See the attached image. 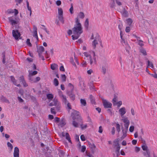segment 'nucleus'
I'll list each match as a JSON object with an SVG mask.
<instances>
[{"label": "nucleus", "mask_w": 157, "mask_h": 157, "mask_svg": "<svg viewBox=\"0 0 157 157\" xmlns=\"http://www.w3.org/2000/svg\"><path fill=\"white\" fill-rule=\"evenodd\" d=\"M23 85V86L24 87H26L28 86V85L26 82L25 80L23 82H22Z\"/></svg>", "instance_id": "0e129e2a"}, {"label": "nucleus", "mask_w": 157, "mask_h": 157, "mask_svg": "<svg viewBox=\"0 0 157 157\" xmlns=\"http://www.w3.org/2000/svg\"><path fill=\"white\" fill-rule=\"evenodd\" d=\"M80 101L82 106H86V102L85 99H81Z\"/></svg>", "instance_id": "412c9836"}, {"label": "nucleus", "mask_w": 157, "mask_h": 157, "mask_svg": "<svg viewBox=\"0 0 157 157\" xmlns=\"http://www.w3.org/2000/svg\"><path fill=\"white\" fill-rule=\"evenodd\" d=\"M84 26L86 30H88L89 28V20L86 18L84 24Z\"/></svg>", "instance_id": "aec40b11"}, {"label": "nucleus", "mask_w": 157, "mask_h": 157, "mask_svg": "<svg viewBox=\"0 0 157 157\" xmlns=\"http://www.w3.org/2000/svg\"><path fill=\"white\" fill-rule=\"evenodd\" d=\"M40 79V77H37L34 78V80H33V82H37L39 81Z\"/></svg>", "instance_id": "37998d69"}, {"label": "nucleus", "mask_w": 157, "mask_h": 157, "mask_svg": "<svg viewBox=\"0 0 157 157\" xmlns=\"http://www.w3.org/2000/svg\"><path fill=\"white\" fill-rule=\"evenodd\" d=\"M58 66L56 63H53L51 64V68L52 70H55L56 68H58Z\"/></svg>", "instance_id": "4be33fe9"}, {"label": "nucleus", "mask_w": 157, "mask_h": 157, "mask_svg": "<svg viewBox=\"0 0 157 157\" xmlns=\"http://www.w3.org/2000/svg\"><path fill=\"white\" fill-rule=\"evenodd\" d=\"M126 21H127V23L129 25H131L132 24V20L130 18L126 20Z\"/></svg>", "instance_id": "f704fd0d"}, {"label": "nucleus", "mask_w": 157, "mask_h": 157, "mask_svg": "<svg viewBox=\"0 0 157 157\" xmlns=\"http://www.w3.org/2000/svg\"><path fill=\"white\" fill-rule=\"evenodd\" d=\"M116 128L117 132L119 133L121 131V126L118 123H116Z\"/></svg>", "instance_id": "bb28decb"}, {"label": "nucleus", "mask_w": 157, "mask_h": 157, "mask_svg": "<svg viewBox=\"0 0 157 157\" xmlns=\"http://www.w3.org/2000/svg\"><path fill=\"white\" fill-rule=\"evenodd\" d=\"M29 80L32 82H33V80H34V78H33L32 76L30 77L29 76Z\"/></svg>", "instance_id": "680f3d73"}, {"label": "nucleus", "mask_w": 157, "mask_h": 157, "mask_svg": "<svg viewBox=\"0 0 157 157\" xmlns=\"http://www.w3.org/2000/svg\"><path fill=\"white\" fill-rule=\"evenodd\" d=\"M86 150V147L85 146H82V147L81 151L84 152Z\"/></svg>", "instance_id": "13d9d810"}, {"label": "nucleus", "mask_w": 157, "mask_h": 157, "mask_svg": "<svg viewBox=\"0 0 157 157\" xmlns=\"http://www.w3.org/2000/svg\"><path fill=\"white\" fill-rule=\"evenodd\" d=\"M12 33L13 36L16 40H18L19 39H21L20 37L21 35L18 30H13Z\"/></svg>", "instance_id": "39448f33"}, {"label": "nucleus", "mask_w": 157, "mask_h": 157, "mask_svg": "<svg viewBox=\"0 0 157 157\" xmlns=\"http://www.w3.org/2000/svg\"><path fill=\"white\" fill-rule=\"evenodd\" d=\"M147 67H150L153 68H154L152 62H150L149 60L147 61Z\"/></svg>", "instance_id": "c85d7f7f"}, {"label": "nucleus", "mask_w": 157, "mask_h": 157, "mask_svg": "<svg viewBox=\"0 0 157 157\" xmlns=\"http://www.w3.org/2000/svg\"><path fill=\"white\" fill-rule=\"evenodd\" d=\"M14 11L15 12L14 15L16 16L18 13V10L16 9H14L13 10L11 9H8L7 10V12L8 14L13 13H14Z\"/></svg>", "instance_id": "9d476101"}, {"label": "nucleus", "mask_w": 157, "mask_h": 157, "mask_svg": "<svg viewBox=\"0 0 157 157\" xmlns=\"http://www.w3.org/2000/svg\"><path fill=\"white\" fill-rule=\"evenodd\" d=\"M79 113L78 112L76 111L74 113V115L73 117V119L74 120H77L78 121L81 123L80 126L82 129L86 128L87 127V124L83 125L82 124L83 121L82 119L79 115Z\"/></svg>", "instance_id": "f03ea898"}, {"label": "nucleus", "mask_w": 157, "mask_h": 157, "mask_svg": "<svg viewBox=\"0 0 157 157\" xmlns=\"http://www.w3.org/2000/svg\"><path fill=\"white\" fill-rule=\"evenodd\" d=\"M134 127L133 126H131L129 128V131L131 132H133L134 130Z\"/></svg>", "instance_id": "6e6d98bb"}, {"label": "nucleus", "mask_w": 157, "mask_h": 157, "mask_svg": "<svg viewBox=\"0 0 157 157\" xmlns=\"http://www.w3.org/2000/svg\"><path fill=\"white\" fill-rule=\"evenodd\" d=\"M100 37L99 36L96 34V36L95 37V39L92 42V45L93 46L94 48L95 49L97 44H98V41H99Z\"/></svg>", "instance_id": "6e6552de"}, {"label": "nucleus", "mask_w": 157, "mask_h": 157, "mask_svg": "<svg viewBox=\"0 0 157 157\" xmlns=\"http://www.w3.org/2000/svg\"><path fill=\"white\" fill-rule=\"evenodd\" d=\"M90 98L91 102L92 104H94L95 103V100L93 96L92 95H90Z\"/></svg>", "instance_id": "4c0bfd02"}, {"label": "nucleus", "mask_w": 157, "mask_h": 157, "mask_svg": "<svg viewBox=\"0 0 157 157\" xmlns=\"http://www.w3.org/2000/svg\"><path fill=\"white\" fill-rule=\"evenodd\" d=\"M84 17L85 15L83 13L81 12L78 13V16L77 17H78H78L81 19H83L84 18Z\"/></svg>", "instance_id": "393cba45"}, {"label": "nucleus", "mask_w": 157, "mask_h": 157, "mask_svg": "<svg viewBox=\"0 0 157 157\" xmlns=\"http://www.w3.org/2000/svg\"><path fill=\"white\" fill-rule=\"evenodd\" d=\"M37 49L39 56H40V54H41L44 51V48L43 46H41L37 48Z\"/></svg>", "instance_id": "4468645a"}, {"label": "nucleus", "mask_w": 157, "mask_h": 157, "mask_svg": "<svg viewBox=\"0 0 157 157\" xmlns=\"http://www.w3.org/2000/svg\"><path fill=\"white\" fill-rule=\"evenodd\" d=\"M121 43H124L125 44V45H128V44L127 43V42H126L125 41V40L124 39V38H122L121 39Z\"/></svg>", "instance_id": "603ef678"}, {"label": "nucleus", "mask_w": 157, "mask_h": 157, "mask_svg": "<svg viewBox=\"0 0 157 157\" xmlns=\"http://www.w3.org/2000/svg\"><path fill=\"white\" fill-rule=\"evenodd\" d=\"M122 104V102L121 101H119L118 102H117V105L118 107H119Z\"/></svg>", "instance_id": "8fccbe9b"}, {"label": "nucleus", "mask_w": 157, "mask_h": 157, "mask_svg": "<svg viewBox=\"0 0 157 157\" xmlns=\"http://www.w3.org/2000/svg\"><path fill=\"white\" fill-rule=\"evenodd\" d=\"M121 13L122 16L124 17H127L128 15V11L124 8H123V10L121 11Z\"/></svg>", "instance_id": "ddd939ff"}, {"label": "nucleus", "mask_w": 157, "mask_h": 157, "mask_svg": "<svg viewBox=\"0 0 157 157\" xmlns=\"http://www.w3.org/2000/svg\"><path fill=\"white\" fill-rule=\"evenodd\" d=\"M74 35H72L73 40L77 39L82 33V27L80 21L78 17L75 19V24L74 27L72 29Z\"/></svg>", "instance_id": "f257e3e1"}, {"label": "nucleus", "mask_w": 157, "mask_h": 157, "mask_svg": "<svg viewBox=\"0 0 157 157\" xmlns=\"http://www.w3.org/2000/svg\"><path fill=\"white\" fill-rule=\"evenodd\" d=\"M58 15H63V11L62 8H58Z\"/></svg>", "instance_id": "e433bc0d"}, {"label": "nucleus", "mask_w": 157, "mask_h": 157, "mask_svg": "<svg viewBox=\"0 0 157 157\" xmlns=\"http://www.w3.org/2000/svg\"><path fill=\"white\" fill-rule=\"evenodd\" d=\"M70 97L71 100L74 101L75 99V95L71 93L69 95Z\"/></svg>", "instance_id": "72a5a7b5"}, {"label": "nucleus", "mask_w": 157, "mask_h": 157, "mask_svg": "<svg viewBox=\"0 0 157 157\" xmlns=\"http://www.w3.org/2000/svg\"><path fill=\"white\" fill-rule=\"evenodd\" d=\"M62 80L63 81L65 82L66 80V77L65 75H61Z\"/></svg>", "instance_id": "a19ab883"}, {"label": "nucleus", "mask_w": 157, "mask_h": 157, "mask_svg": "<svg viewBox=\"0 0 157 157\" xmlns=\"http://www.w3.org/2000/svg\"><path fill=\"white\" fill-rule=\"evenodd\" d=\"M150 75L154 78H157V74L156 73H155V74H151Z\"/></svg>", "instance_id": "774afa93"}, {"label": "nucleus", "mask_w": 157, "mask_h": 157, "mask_svg": "<svg viewBox=\"0 0 157 157\" xmlns=\"http://www.w3.org/2000/svg\"><path fill=\"white\" fill-rule=\"evenodd\" d=\"M92 53L93 58H92L91 56H90V58H89L90 59V64L91 65H92L93 63L96 64V59L95 57L96 55L94 51H92Z\"/></svg>", "instance_id": "0eeeda50"}, {"label": "nucleus", "mask_w": 157, "mask_h": 157, "mask_svg": "<svg viewBox=\"0 0 157 157\" xmlns=\"http://www.w3.org/2000/svg\"><path fill=\"white\" fill-rule=\"evenodd\" d=\"M80 138L81 140L82 141H84L86 140L85 137L83 135L81 136Z\"/></svg>", "instance_id": "864d4df0"}, {"label": "nucleus", "mask_w": 157, "mask_h": 157, "mask_svg": "<svg viewBox=\"0 0 157 157\" xmlns=\"http://www.w3.org/2000/svg\"><path fill=\"white\" fill-rule=\"evenodd\" d=\"M142 148L143 150L146 151L147 149V147L146 145H143L142 146Z\"/></svg>", "instance_id": "c03bdc74"}, {"label": "nucleus", "mask_w": 157, "mask_h": 157, "mask_svg": "<svg viewBox=\"0 0 157 157\" xmlns=\"http://www.w3.org/2000/svg\"><path fill=\"white\" fill-rule=\"evenodd\" d=\"M53 102V104H54V106H56L58 104V101L57 99H54Z\"/></svg>", "instance_id": "49530a36"}, {"label": "nucleus", "mask_w": 157, "mask_h": 157, "mask_svg": "<svg viewBox=\"0 0 157 157\" xmlns=\"http://www.w3.org/2000/svg\"><path fill=\"white\" fill-rule=\"evenodd\" d=\"M146 151V153L148 157H150V152L149 149H147Z\"/></svg>", "instance_id": "4d7b16f0"}, {"label": "nucleus", "mask_w": 157, "mask_h": 157, "mask_svg": "<svg viewBox=\"0 0 157 157\" xmlns=\"http://www.w3.org/2000/svg\"><path fill=\"white\" fill-rule=\"evenodd\" d=\"M19 80L20 82H23L24 81H25L23 76L22 75L19 78Z\"/></svg>", "instance_id": "a18cd8bd"}, {"label": "nucleus", "mask_w": 157, "mask_h": 157, "mask_svg": "<svg viewBox=\"0 0 157 157\" xmlns=\"http://www.w3.org/2000/svg\"><path fill=\"white\" fill-rule=\"evenodd\" d=\"M47 98L50 100H52L54 97L53 95L52 94H48L46 95Z\"/></svg>", "instance_id": "5701e85b"}, {"label": "nucleus", "mask_w": 157, "mask_h": 157, "mask_svg": "<svg viewBox=\"0 0 157 157\" xmlns=\"http://www.w3.org/2000/svg\"><path fill=\"white\" fill-rule=\"evenodd\" d=\"M33 37H35L36 38L37 40H38V38L37 35V28L34 25L33 26Z\"/></svg>", "instance_id": "9b49d317"}, {"label": "nucleus", "mask_w": 157, "mask_h": 157, "mask_svg": "<svg viewBox=\"0 0 157 157\" xmlns=\"http://www.w3.org/2000/svg\"><path fill=\"white\" fill-rule=\"evenodd\" d=\"M0 99L2 102L7 103H10V102L9 100L3 95H1V96L0 97Z\"/></svg>", "instance_id": "dca6fc26"}, {"label": "nucleus", "mask_w": 157, "mask_h": 157, "mask_svg": "<svg viewBox=\"0 0 157 157\" xmlns=\"http://www.w3.org/2000/svg\"><path fill=\"white\" fill-rule=\"evenodd\" d=\"M123 122L124 123V126L126 129H128L130 122L127 118L124 117L122 119Z\"/></svg>", "instance_id": "1a4fd4ad"}, {"label": "nucleus", "mask_w": 157, "mask_h": 157, "mask_svg": "<svg viewBox=\"0 0 157 157\" xmlns=\"http://www.w3.org/2000/svg\"><path fill=\"white\" fill-rule=\"evenodd\" d=\"M103 131V128L101 126H100L99 128L98 132L100 133H102Z\"/></svg>", "instance_id": "3c124183"}, {"label": "nucleus", "mask_w": 157, "mask_h": 157, "mask_svg": "<svg viewBox=\"0 0 157 157\" xmlns=\"http://www.w3.org/2000/svg\"><path fill=\"white\" fill-rule=\"evenodd\" d=\"M53 84L55 86H57L59 85V82L58 80V79L56 78H55L54 79V81H53Z\"/></svg>", "instance_id": "2f4dec72"}, {"label": "nucleus", "mask_w": 157, "mask_h": 157, "mask_svg": "<svg viewBox=\"0 0 157 157\" xmlns=\"http://www.w3.org/2000/svg\"><path fill=\"white\" fill-rule=\"evenodd\" d=\"M8 20L10 22L11 25H12V28L13 29L14 26H16L17 24V21L14 20V17L12 16L8 17Z\"/></svg>", "instance_id": "423d86ee"}, {"label": "nucleus", "mask_w": 157, "mask_h": 157, "mask_svg": "<svg viewBox=\"0 0 157 157\" xmlns=\"http://www.w3.org/2000/svg\"><path fill=\"white\" fill-rule=\"evenodd\" d=\"M115 129L114 127H113L112 128L111 130V133L112 135H114L115 134Z\"/></svg>", "instance_id": "5fc2aeb1"}, {"label": "nucleus", "mask_w": 157, "mask_h": 157, "mask_svg": "<svg viewBox=\"0 0 157 157\" xmlns=\"http://www.w3.org/2000/svg\"><path fill=\"white\" fill-rule=\"evenodd\" d=\"M26 44L29 47L32 46V44L30 42V40L29 39H27L26 40Z\"/></svg>", "instance_id": "79ce46f5"}, {"label": "nucleus", "mask_w": 157, "mask_h": 157, "mask_svg": "<svg viewBox=\"0 0 157 157\" xmlns=\"http://www.w3.org/2000/svg\"><path fill=\"white\" fill-rule=\"evenodd\" d=\"M72 125L75 127H78V123L75 121H73Z\"/></svg>", "instance_id": "de8ad7c7"}, {"label": "nucleus", "mask_w": 157, "mask_h": 157, "mask_svg": "<svg viewBox=\"0 0 157 157\" xmlns=\"http://www.w3.org/2000/svg\"><path fill=\"white\" fill-rule=\"evenodd\" d=\"M119 112L121 117H122L126 113V109L124 107H122L120 109Z\"/></svg>", "instance_id": "2eb2a0df"}, {"label": "nucleus", "mask_w": 157, "mask_h": 157, "mask_svg": "<svg viewBox=\"0 0 157 157\" xmlns=\"http://www.w3.org/2000/svg\"><path fill=\"white\" fill-rule=\"evenodd\" d=\"M102 100V103L104 107L105 108H111L112 104L111 103L109 102L108 101L105 99L104 98L102 97L101 98Z\"/></svg>", "instance_id": "20e7f679"}, {"label": "nucleus", "mask_w": 157, "mask_h": 157, "mask_svg": "<svg viewBox=\"0 0 157 157\" xmlns=\"http://www.w3.org/2000/svg\"><path fill=\"white\" fill-rule=\"evenodd\" d=\"M29 76L30 77L32 76H33V75H34L36 74H37L38 72L37 71H29Z\"/></svg>", "instance_id": "f3484780"}, {"label": "nucleus", "mask_w": 157, "mask_h": 157, "mask_svg": "<svg viewBox=\"0 0 157 157\" xmlns=\"http://www.w3.org/2000/svg\"><path fill=\"white\" fill-rule=\"evenodd\" d=\"M140 51L143 55L145 56L147 55V53L145 49L141 48L140 49Z\"/></svg>", "instance_id": "6ab92c4d"}, {"label": "nucleus", "mask_w": 157, "mask_h": 157, "mask_svg": "<svg viewBox=\"0 0 157 157\" xmlns=\"http://www.w3.org/2000/svg\"><path fill=\"white\" fill-rule=\"evenodd\" d=\"M51 113L52 114H55L56 113L55 111V109L54 108H51Z\"/></svg>", "instance_id": "69168bd1"}, {"label": "nucleus", "mask_w": 157, "mask_h": 157, "mask_svg": "<svg viewBox=\"0 0 157 157\" xmlns=\"http://www.w3.org/2000/svg\"><path fill=\"white\" fill-rule=\"evenodd\" d=\"M8 146L10 147L11 150H12L13 148V146L9 142H8L7 143Z\"/></svg>", "instance_id": "09e8293b"}, {"label": "nucleus", "mask_w": 157, "mask_h": 157, "mask_svg": "<svg viewBox=\"0 0 157 157\" xmlns=\"http://www.w3.org/2000/svg\"><path fill=\"white\" fill-rule=\"evenodd\" d=\"M63 101L64 103L65 104H66L68 102L67 101L66 96H64L62 98Z\"/></svg>", "instance_id": "c9c22d12"}, {"label": "nucleus", "mask_w": 157, "mask_h": 157, "mask_svg": "<svg viewBox=\"0 0 157 157\" xmlns=\"http://www.w3.org/2000/svg\"><path fill=\"white\" fill-rule=\"evenodd\" d=\"M130 31V29L129 27H126L125 29V32L126 33H128Z\"/></svg>", "instance_id": "052dcab7"}, {"label": "nucleus", "mask_w": 157, "mask_h": 157, "mask_svg": "<svg viewBox=\"0 0 157 157\" xmlns=\"http://www.w3.org/2000/svg\"><path fill=\"white\" fill-rule=\"evenodd\" d=\"M59 70L60 71H65V69L64 67L63 66H62L61 67H60L59 68Z\"/></svg>", "instance_id": "338daca9"}, {"label": "nucleus", "mask_w": 157, "mask_h": 157, "mask_svg": "<svg viewBox=\"0 0 157 157\" xmlns=\"http://www.w3.org/2000/svg\"><path fill=\"white\" fill-rule=\"evenodd\" d=\"M66 124L65 120L64 119H62L60 122L59 123V125L61 127H63Z\"/></svg>", "instance_id": "a211bd4d"}, {"label": "nucleus", "mask_w": 157, "mask_h": 157, "mask_svg": "<svg viewBox=\"0 0 157 157\" xmlns=\"http://www.w3.org/2000/svg\"><path fill=\"white\" fill-rule=\"evenodd\" d=\"M2 62L4 64L5 63L6 58H5V54L4 52L2 53Z\"/></svg>", "instance_id": "58836bf2"}, {"label": "nucleus", "mask_w": 157, "mask_h": 157, "mask_svg": "<svg viewBox=\"0 0 157 157\" xmlns=\"http://www.w3.org/2000/svg\"><path fill=\"white\" fill-rule=\"evenodd\" d=\"M66 138L68 141V142H69L71 143V141L70 140V136L68 133H66Z\"/></svg>", "instance_id": "c756f323"}, {"label": "nucleus", "mask_w": 157, "mask_h": 157, "mask_svg": "<svg viewBox=\"0 0 157 157\" xmlns=\"http://www.w3.org/2000/svg\"><path fill=\"white\" fill-rule=\"evenodd\" d=\"M60 121V118L58 117H55L54 118V121L56 122H58Z\"/></svg>", "instance_id": "e2e57ef3"}, {"label": "nucleus", "mask_w": 157, "mask_h": 157, "mask_svg": "<svg viewBox=\"0 0 157 157\" xmlns=\"http://www.w3.org/2000/svg\"><path fill=\"white\" fill-rule=\"evenodd\" d=\"M112 1L109 4V6L110 8H113L115 6V3L114 2V0H111Z\"/></svg>", "instance_id": "cd10ccee"}, {"label": "nucleus", "mask_w": 157, "mask_h": 157, "mask_svg": "<svg viewBox=\"0 0 157 157\" xmlns=\"http://www.w3.org/2000/svg\"><path fill=\"white\" fill-rule=\"evenodd\" d=\"M118 139L115 140L113 142L115 144L114 147H116L115 153L116 154L117 156L120 155V146L118 143Z\"/></svg>", "instance_id": "7ed1b4c3"}, {"label": "nucleus", "mask_w": 157, "mask_h": 157, "mask_svg": "<svg viewBox=\"0 0 157 157\" xmlns=\"http://www.w3.org/2000/svg\"><path fill=\"white\" fill-rule=\"evenodd\" d=\"M13 156L14 157H19V149L17 147L14 148Z\"/></svg>", "instance_id": "f8f14e48"}, {"label": "nucleus", "mask_w": 157, "mask_h": 157, "mask_svg": "<svg viewBox=\"0 0 157 157\" xmlns=\"http://www.w3.org/2000/svg\"><path fill=\"white\" fill-rule=\"evenodd\" d=\"M61 2L60 0H57L56 2V4L58 6H59L61 5Z\"/></svg>", "instance_id": "bf43d9fd"}, {"label": "nucleus", "mask_w": 157, "mask_h": 157, "mask_svg": "<svg viewBox=\"0 0 157 157\" xmlns=\"http://www.w3.org/2000/svg\"><path fill=\"white\" fill-rule=\"evenodd\" d=\"M10 78L12 82H13L14 85H16L17 81L16 80L15 78L13 76H10Z\"/></svg>", "instance_id": "7c9ffc66"}, {"label": "nucleus", "mask_w": 157, "mask_h": 157, "mask_svg": "<svg viewBox=\"0 0 157 157\" xmlns=\"http://www.w3.org/2000/svg\"><path fill=\"white\" fill-rule=\"evenodd\" d=\"M117 97L115 96H114V98L112 100V102L114 105H117Z\"/></svg>", "instance_id": "473e14b6"}, {"label": "nucleus", "mask_w": 157, "mask_h": 157, "mask_svg": "<svg viewBox=\"0 0 157 157\" xmlns=\"http://www.w3.org/2000/svg\"><path fill=\"white\" fill-rule=\"evenodd\" d=\"M71 7L69 9L70 12L71 14H73V7L72 3L71 4Z\"/></svg>", "instance_id": "ea45409f"}, {"label": "nucleus", "mask_w": 157, "mask_h": 157, "mask_svg": "<svg viewBox=\"0 0 157 157\" xmlns=\"http://www.w3.org/2000/svg\"><path fill=\"white\" fill-rule=\"evenodd\" d=\"M122 132L123 134V135L121 137L122 139H124L127 136V131L126 130H124V128H122Z\"/></svg>", "instance_id": "b1692460"}, {"label": "nucleus", "mask_w": 157, "mask_h": 157, "mask_svg": "<svg viewBox=\"0 0 157 157\" xmlns=\"http://www.w3.org/2000/svg\"><path fill=\"white\" fill-rule=\"evenodd\" d=\"M58 18L59 20L63 24L64 23V20L63 19V15H58Z\"/></svg>", "instance_id": "a878e982"}]
</instances>
